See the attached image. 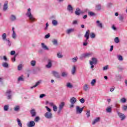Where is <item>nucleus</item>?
I'll use <instances>...</instances> for the list:
<instances>
[{
    "mask_svg": "<svg viewBox=\"0 0 127 127\" xmlns=\"http://www.w3.org/2000/svg\"><path fill=\"white\" fill-rule=\"evenodd\" d=\"M2 38L3 40H6V33H3L2 35Z\"/></svg>",
    "mask_w": 127,
    "mask_h": 127,
    "instance_id": "nucleus-40",
    "label": "nucleus"
},
{
    "mask_svg": "<svg viewBox=\"0 0 127 127\" xmlns=\"http://www.w3.org/2000/svg\"><path fill=\"white\" fill-rule=\"evenodd\" d=\"M77 102V99L75 97H72L70 99V102L71 104H75Z\"/></svg>",
    "mask_w": 127,
    "mask_h": 127,
    "instance_id": "nucleus-16",
    "label": "nucleus"
},
{
    "mask_svg": "<svg viewBox=\"0 0 127 127\" xmlns=\"http://www.w3.org/2000/svg\"><path fill=\"white\" fill-rule=\"evenodd\" d=\"M71 60L72 62H73V63H75L77 62V61H78V57H75L73 58H72Z\"/></svg>",
    "mask_w": 127,
    "mask_h": 127,
    "instance_id": "nucleus-28",
    "label": "nucleus"
},
{
    "mask_svg": "<svg viewBox=\"0 0 127 127\" xmlns=\"http://www.w3.org/2000/svg\"><path fill=\"white\" fill-rule=\"evenodd\" d=\"M46 109H47V111L49 112L48 113H50L51 112V109L48 107V106H46L45 107Z\"/></svg>",
    "mask_w": 127,
    "mask_h": 127,
    "instance_id": "nucleus-56",
    "label": "nucleus"
},
{
    "mask_svg": "<svg viewBox=\"0 0 127 127\" xmlns=\"http://www.w3.org/2000/svg\"><path fill=\"white\" fill-rule=\"evenodd\" d=\"M12 38H13V39H15V38L16 37V34L15 33V31L13 32V33L12 34Z\"/></svg>",
    "mask_w": 127,
    "mask_h": 127,
    "instance_id": "nucleus-43",
    "label": "nucleus"
},
{
    "mask_svg": "<svg viewBox=\"0 0 127 127\" xmlns=\"http://www.w3.org/2000/svg\"><path fill=\"white\" fill-rule=\"evenodd\" d=\"M115 107L116 108H117L118 109H119L120 108V104L118 103L115 104Z\"/></svg>",
    "mask_w": 127,
    "mask_h": 127,
    "instance_id": "nucleus-64",
    "label": "nucleus"
},
{
    "mask_svg": "<svg viewBox=\"0 0 127 127\" xmlns=\"http://www.w3.org/2000/svg\"><path fill=\"white\" fill-rule=\"evenodd\" d=\"M119 19L121 21H123L124 20V16L123 15H120L119 16Z\"/></svg>",
    "mask_w": 127,
    "mask_h": 127,
    "instance_id": "nucleus-48",
    "label": "nucleus"
},
{
    "mask_svg": "<svg viewBox=\"0 0 127 127\" xmlns=\"http://www.w3.org/2000/svg\"><path fill=\"white\" fill-rule=\"evenodd\" d=\"M92 61H90L89 63L90 65H96L97 63H98V60L95 58H92Z\"/></svg>",
    "mask_w": 127,
    "mask_h": 127,
    "instance_id": "nucleus-4",
    "label": "nucleus"
},
{
    "mask_svg": "<svg viewBox=\"0 0 127 127\" xmlns=\"http://www.w3.org/2000/svg\"><path fill=\"white\" fill-rule=\"evenodd\" d=\"M83 110H84V107L80 108L79 106H77L76 107V114H81L83 112Z\"/></svg>",
    "mask_w": 127,
    "mask_h": 127,
    "instance_id": "nucleus-3",
    "label": "nucleus"
},
{
    "mask_svg": "<svg viewBox=\"0 0 127 127\" xmlns=\"http://www.w3.org/2000/svg\"><path fill=\"white\" fill-rule=\"evenodd\" d=\"M40 83H41V80L37 82L35 85L31 87V89H33V88H36V86H38V85H39L40 84Z\"/></svg>",
    "mask_w": 127,
    "mask_h": 127,
    "instance_id": "nucleus-27",
    "label": "nucleus"
},
{
    "mask_svg": "<svg viewBox=\"0 0 127 127\" xmlns=\"http://www.w3.org/2000/svg\"><path fill=\"white\" fill-rule=\"evenodd\" d=\"M22 69V64H19L18 65V71H20Z\"/></svg>",
    "mask_w": 127,
    "mask_h": 127,
    "instance_id": "nucleus-52",
    "label": "nucleus"
},
{
    "mask_svg": "<svg viewBox=\"0 0 127 127\" xmlns=\"http://www.w3.org/2000/svg\"><path fill=\"white\" fill-rule=\"evenodd\" d=\"M52 23L54 26H56L58 24V22L56 20H53Z\"/></svg>",
    "mask_w": 127,
    "mask_h": 127,
    "instance_id": "nucleus-32",
    "label": "nucleus"
},
{
    "mask_svg": "<svg viewBox=\"0 0 127 127\" xmlns=\"http://www.w3.org/2000/svg\"><path fill=\"white\" fill-rule=\"evenodd\" d=\"M67 9V10H68V11H70L71 13H73V7H72L71 5L70 4L68 5Z\"/></svg>",
    "mask_w": 127,
    "mask_h": 127,
    "instance_id": "nucleus-18",
    "label": "nucleus"
},
{
    "mask_svg": "<svg viewBox=\"0 0 127 127\" xmlns=\"http://www.w3.org/2000/svg\"><path fill=\"white\" fill-rule=\"evenodd\" d=\"M57 56H58V58H62L63 57V56L60 53H58L57 54Z\"/></svg>",
    "mask_w": 127,
    "mask_h": 127,
    "instance_id": "nucleus-50",
    "label": "nucleus"
},
{
    "mask_svg": "<svg viewBox=\"0 0 127 127\" xmlns=\"http://www.w3.org/2000/svg\"><path fill=\"white\" fill-rule=\"evenodd\" d=\"M52 43H53L54 45H58V41L55 39H54L52 40Z\"/></svg>",
    "mask_w": 127,
    "mask_h": 127,
    "instance_id": "nucleus-31",
    "label": "nucleus"
},
{
    "mask_svg": "<svg viewBox=\"0 0 127 127\" xmlns=\"http://www.w3.org/2000/svg\"><path fill=\"white\" fill-rule=\"evenodd\" d=\"M74 29H69L66 30V33L67 34H70V33L73 32Z\"/></svg>",
    "mask_w": 127,
    "mask_h": 127,
    "instance_id": "nucleus-33",
    "label": "nucleus"
},
{
    "mask_svg": "<svg viewBox=\"0 0 127 127\" xmlns=\"http://www.w3.org/2000/svg\"><path fill=\"white\" fill-rule=\"evenodd\" d=\"M61 76L63 78H66L68 76V73H67L66 72H65V71H63L61 73Z\"/></svg>",
    "mask_w": 127,
    "mask_h": 127,
    "instance_id": "nucleus-17",
    "label": "nucleus"
},
{
    "mask_svg": "<svg viewBox=\"0 0 127 127\" xmlns=\"http://www.w3.org/2000/svg\"><path fill=\"white\" fill-rule=\"evenodd\" d=\"M17 122L18 123V126H19L20 127H22V124L21 123V121L20 120H19V119H17Z\"/></svg>",
    "mask_w": 127,
    "mask_h": 127,
    "instance_id": "nucleus-30",
    "label": "nucleus"
},
{
    "mask_svg": "<svg viewBox=\"0 0 127 127\" xmlns=\"http://www.w3.org/2000/svg\"><path fill=\"white\" fill-rule=\"evenodd\" d=\"M100 120H101V118L100 117H97L96 119H94V120L92 122V125H95L97 124V123H99Z\"/></svg>",
    "mask_w": 127,
    "mask_h": 127,
    "instance_id": "nucleus-14",
    "label": "nucleus"
},
{
    "mask_svg": "<svg viewBox=\"0 0 127 127\" xmlns=\"http://www.w3.org/2000/svg\"><path fill=\"white\" fill-rule=\"evenodd\" d=\"M112 108H113V105L107 107V108L106 109V112L109 113V114H111V113H112Z\"/></svg>",
    "mask_w": 127,
    "mask_h": 127,
    "instance_id": "nucleus-11",
    "label": "nucleus"
},
{
    "mask_svg": "<svg viewBox=\"0 0 127 127\" xmlns=\"http://www.w3.org/2000/svg\"><path fill=\"white\" fill-rule=\"evenodd\" d=\"M72 24H73V25H74L75 24H78V21L74 20L72 22Z\"/></svg>",
    "mask_w": 127,
    "mask_h": 127,
    "instance_id": "nucleus-62",
    "label": "nucleus"
},
{
    "mask_svg": "<svg viewBox=\"0 0 127 127\" xmlns=\"http://www.w3.org/2000/svg\"><path fill=\"white\" fill-rule=\"evenodd\" d=\"M46 67L48 68H50L52 67V61H51V60H48V64L46 65Z\"/></svg>",
    "mask_w": 127,
    "mask_h": 127,
    "instance_id": "nucleus-12",
    "label": "nucleus"
},
{
    "mask_svg": "<svg viewBox=\"0 0 127 127\" xmlns=\"http://www.w3.org/2000/svg\"><path fill=\"white\" fill-rule=\"evenodd\" d=\"M63 109H62V108H60L59 107V109L58 110V112L57 114L58 115H60V114H61V111L63 110Z\"/></svg>",
    "mask_w": 127,
    "mask_h": 127,
    "instance_id": "nucleus-51",
    "label": "nucleus"
},
{
    "mask_svg": "<svg viewBox=\"0 0 127 127\" xmlns=\"http://www.w3.org/2000/svg\"><path fill=\"white\" fill-rule=\"evenodd\" d=\"M101 8H102V6L101 5V4H99L96 5V9L97 10H100Z\"/></svg>",
    "mask_w": 127,
    "mask_h": 127,
    "instance_id": "nucleus-38",
    "label": "nucleus"
},
{
    "mask_svg": "<svg viewBox=\"0 0 127 127\" xmlns=\"http://www.w3.org/2000/svg\"><path fill=\"white\" fill-rule=\"evenodd\" d=\"M2 66L4 68H8V64L6 62H3L2 64Z\"/></svg>",
    "mask_w": 127,
    "mask_h": 127,
    "instance_id": "nucleus-24",
    "label": "nucleus"
},
{
    "mask_svg": "<svg viewBox=\"0 0 127 127\" xmlns=\"http://www.w3.org/2000/svg\"><path fill=\"white\" fill-rule=\"evenodd\" d=\"M91 56V53H86L82 54V57L83 58H87V57H90Z\"/></svg>",
    "mask_w": 127,
    "mask_h": 127,
    "instance_id": "nucleus-20",
    "label": "nucleus"
},
{
    "mask_svg": "<svg viewBox=\"0 0 127 127\" xmlns=\"http://www.w3.org/2000/svg\"><path fill=\"white\" fill-rule=\"evenodd\" d=\"M31 9L28 8L27 13H26V16L28 17L29 21L30 22H34L35 21V18L33 17V15L31 14Z\"/></svg>",
    "mask_w": 127,
    "mask_h": 127,
    "instance_id": "nucleus-1",
    "label": "nucleus"
},
{
    "mask_svg": "<svg viewBox=\"0 0 127 127\" xmlns=\"http://www.w3.org/2000/svg\"><path fill=\"white\" fill-rule=\"evenodd\" d=\"M79 101L81 104H84V103H85V99L84 98H81Z\"/></svg>",
    "mask_w": 127,
    "mask_h": 127,
    "instance_id": "nucleus-58",
    "label": "nucleus"
},
{
    "mask_svg": "<svg viewBox=\"0 0 127 127\" xmlns=\"http://www.w3.org/2000/svg\"><path fill=\"white\" fill-rule=\"evenodd\" d=\"M7 1H5L4 5H3V10L4 11H5V10H6V9H7Z\"/></svg>",
    "mask_w": 127,
    "mask_h": 127,
    "instance_id": "nucleus-19",
    "label": "nucleus"
},
{
    "mask_svg": "<svg viewBox=\"0 0 127 127\" xmlns=\"http://www.w3.org/2000/svg\"><path fill=\"white\" fill-rule=\"evenodd\" d=\"M34 126H35V122L33 121L30 122V123L27 124V127H34Z\"/></svg>",
    "mask_w": 127,
    "mask_h": 127,
    "instance_id": "nucleus-13",
    "label": "nucleus"
},
{
    "mask_svg": "<svg viewBox=\"0 0 127 127\" xmlns=\"http://www.w3.org/2000/svg\"><path fill=\"white\" fill-rule=\"evenodd\" d=\"M14 110L15 112H18L19 110V106H17L14 108Z\"/></svg>",
    "mask_w": 127,
    "mask_h": 127,
    "instance_id": "nucleus-47",
    "label": "nucleus"
},
{
    "mask_svg": "<svg viewBox=\"0 0 127 127\" xmlns=\"http://www.w3.org/2000/svg\"><path fill=\"white\" fill-rule=\"evenodd\" d=\"M45 117L47 119H52V113L51 112H47L45 114Z\"/></svg>",
    "mask_w": 127,
    "mask_h": 127,
    "instance_id": "nucleus-6",
    "label": "nucleus"
},
{
    "mask_svg": "<svg viewBox=\"0 0 127 127\" xmlns=\"http://www.w3.org/2000/svg\"><path fill=\"white\" fill-rule=\"evenodd\" d=\"M64 106H65V103L63 102L60 103V104L59 105V108H60V109H63V108H64Z\"/></svg>",
    "mask_w": 127,
    "mask_h": 127,
    "instance_id": "nucleus-26",
    "label": "nucleus"
},
{
    "mask_svg": "<svg viewBox=\"0 0 127 127\" xmlns=\"http://www.w3.org/2000/svg\"><path fill=\"white\" fill-rule=\"evenodd\" d=\"M9 108V106L8 105H4L3 110H4V111H8Z\"/></svg>",
    "mask_w": 127,
    "mask_h": 127,
    "instance_id": "nucleus-36",
    "label": "nucleus"
},
{
    "mask_svg": "<svg viewBox=\"0 0 127 127\" xmlns=\"http://www.w3.org/2000/svg\"><path fill=\"white\" fill-rule=\"evenodd\" d=\"M120 102L121 103H126L127 102V99L125 98H122L121 99Z\"/></svg>",
    "mask_w": 127,
    "mask_h": 127,
    "instance_id": "nucleus-39",
    "label": "nucleus"
},
{
    "mask_svg": "<svg viewBox=\"0 0 127 127\" xmlns=\"http://www.w3.org/2000/svg\"><path fill=\"white\" fill-rule=\"evenodd\" d=\"M118 69H119V70H120V71H123V70H124V68H123L122 65H119L118 66Z\"/></svg>",
    "mask_w": 127,
    "mask_h": 127,
    "instance_id": "nucleus-53",
    "label": "nucleus"
},
{
    "mask_svg": "<svg viewBox=\"0 0 127 127\" xmlns=\"http://www.w3.org/2000/svg\"><path fill=\"white\" fill-rule=\"evenodd\" d=\"M50 37V34H48L45 36V39H47V38H49Z\"/></svg>",
    "mask_w": 127,
    "mask_h": 127,
    "instance_id": "nucleus-59",
    "label": "nucleus"
},
{
    "mask_svg": "<svg viewBox=\"0 0 127 127\" xmlns=\"http://www.w3.org/2000/svg\"><path fill=\"white\" fill-rule=\"evenodd\" d=\"M83 90L85 91H88V90H89V85L85 84L83 87Z\"/></svg>",
    "mask_w": 127,
    "mask_h": 127,
    "instance_id": "nucleus-25",
    "label": "nucleus"
},
{
    "mask_svg": "<svg viewBox=\"0 0 127 127\" xmlns=\"http://www.w3.org/2000/svg\"><path fill=\"white\" fill-rule=\"evenodd\" d=\"M52 74H53V76L57 78V79H60V76L59 75V72L56 71H52Z\"/></svg>",
    "mask_w": 127,
    "mask_h": 127,
    "instance_id": "nucleus-5",
    "label": "nucleus"
},
{
    "mask_svg": "<svg viewBox=\"0 0 127 127\" xmlns=\"http://www.w3.org/2000/svg\"><path fill=\"white\" fill-rule=\"evenodd\" d=\"M76 70H77V66L75 65H72V68L71 71L72 75H75Z\"/></svg>",
    "mask_w": 127,
    "mask_h": 127,
    "instance_id": "nucleus-7",
    "label": "nucleus"
},
{
    "mask_svg": "<svg viewBox=\"0 0 127 127\" xmlns=\"http://www.w3.org/2000/svg\"><path fill=\"white\" fill-rule=\"evenodd\" d=\"M16 58V55H15L13 58H12L11 60L12 62H15V58Z\"/></svg>",
    "mask_w": 127,
    "mask_h": 127,
    "instance_id": "nucleus-60",
    "label": "nucleus"
},
{
    "mask_svg": "<svg viewBox=\"0 0 127 127\" xmlns=\"http://www.w3.org/2000/svg\"><path fill=\"white\" fill-rule=\"evenodd\" d=\"M118 60L119 61H123L124 60V59L123 58V56L119 55L118 56Z\"/></svg>",
    "mask_w": 127,
    "mask_h": 127,
    "instance_id": "nucleus-44",
    "label": "nucleus"
},
{
    "mask_svg": "<svg viewBox=\"0 0 127 127\" xmlns=\"http://www.w3.org/2000/svg\"><path fill=\"white\" fill-rule=\"evenodd\" d=\"M114 41L115 43H119L120 42V39H119V37H116L114 39Z\"/></svg>",
    "mask_w": 127,
    "mask_h": 127,
    "instance_id": "nucleus-42",
    "label": "nucleus"
},
{
    "mask_svg": "<svg viewBox=\"0 0 127 127\" xmlns=\"http://www.w3.org/2000/svg\"><path fill=\"white\" fill-rule=\"evenodd\" d=\"M96 23H97V26L100 27V28H103V24L100 22V21L97 20L96 21Z\"/></svg>",
    "mask_w": 127,
    "mask_h": 127,
    "instance_id": "nucleus-23",
    "label": "nucleus"
},
{
    "mask_svg": "<svg viewBox=\"0 0 127 127\" xmlns=\"http://www.w3.org/2000/svg\"><path fill=\"white\" fill-rule=\"evenodd\" d=\"M86 115L87 116V118H89L90 115V112L89 110H87V113H86Z\"/></svg>",
    "mask_w": 127,
    "mask_h": 127,
    "instance_id": "nucleus-54",
    "label": "nucleus"
},
{
    "mask_svg": "<svg viewBox=\"0 0 127 127\" xmlns=\"http://www.w3.org/2000/svg\"><path fill=\"white\" fill-rule=\"evenodd\" d=\"M11 93H12V91H11V90L8 89L6 90L5 92V96H7V99L8 100H11V98L12 97V95L11 94Z\"/></svg>",
    "mask_w": 127,
    "mask_h": 127,
    "instance_id": "nucleus-2",
    "label": "nucleus"
},
{
    "mask_svg": "<svg viewBox=\"0 0 127 127\" xmlns=\"http://www.w3.org/2000/svg\"><path fill=\"white\" fill-rule=\"evenodd\" d=\"M118 116L120 119H121V121H124L125 119H126V116H125L124 114H123L122 113L118 112Z\"/></svg>",
    "mask_w": 127,
    "mask_h": 127,
    "instance_id": "nucleus-10",
    "label": "nucleus"
},
{
    "mask_svg": "<svg viewBox=\"0 0 127 127\" xmlns=\"http://www.w3.org/2000/svg\"><path fill=\"white\" fill-rule=\"evenodd\" d=\"M88 14H89V15H90V16H93V15H95V13H94L93 12H89Z\"/></svg>",
    "mask_w": 127,
    "mask_h": 127,
    "instance_id": "nucleus-57",
    "label": "nucleus"
},
{
    "mask_svg": "<svg viewBox=\"0 0 127 127\" xmlns=\"http://www.w3.org/2000/svg\"><path fill=\"white\" fill-rule=\"evenodd\" d=\"M90 37L92 38H95L96 37V34L94 33H90Z\"/></svg>",
    "mask_w": 127,
    "mask_h": 127,
    "instance_id": "nucleus-46",
    "label": "nucleus"
},
{
    "mask_svg": "<svg viewBox=\"0 0 127 127\" xmlns=\"http://www.w3.org/2000/svg\"><path fill=\"white\" fill-rule=\"evenodd\" d=\"M66 87H67V88H69V89H72V88H73V85H72V84H71V83L68 82V83H66Z\"/></svg>",
    "mask_w": 127,
    "mask_h": 127,
    "instance_id": "nucleus-29",
    "label": "nucleus"
},
{
    "mask_svg": "<svg viewBox=\"0 0 127 127\" xmlns=\"http://www.w3.org/2000/svg\"><path fill=\"white\" fill-rule=\"evenodd\" d=\"M5 41L7 42L9 47H10V46H11V42L9 41V39H6Z\"/></svg>",
    "mask_w": 127,
    "mask_h": 127,
    "instance_id": "nucleus-35",
    "label": "nucleus"
},
{
    "mask_svg": "<svg viewBox=\"0 0 127 127\" xmlns=\"http://www.w3.org/2000/svg\"><path fill=\"white\" fill-rule=\"evenodd\" d=\"M42 47L43 49H45V50H49V49L48 47H47V46L45 45L44 43H41Z\"/></svg>",
    "mask_w": 127,
    "mask_h": 127,
    "instance_id": "nucleus-21",
    "label": "nucleus"
},
{
    "mask_svg": "<svg viewBox=\"0 0 127 127\" xmlns=\"http://www.w3.org/2000/svg\"><path fill=\"white\" fill-rule=\"evenodd\" d=\"M58 109V108H57V106L56 105L53 106V110L54 112H57Z\"/></svg>",
    "mask_w": 127,
    "mask_h": 127,
    "instance_id": "nucleus-45",
    "label": "nucleus"
},
{
    "mask_svg": "<svg viewBox=\"0 0 127 127\" xmlns=\"http://www.w3.org/2000/svg\"><path fill=\"white\" fill-rule=\"evenodd\" d=\"M45 96H46L45 94H42L40 95V98L41 99H42V98H44V97H45Z\"/></svg>",
    "mask_w": 127,
    "mask_h": 127,
    "instance_id": "nucleus-63",
    "label": "nucleus"
},
{
    "mask_svg": "<svg viewBox=\"0 0 127 127\" xmlns=\"http://www.w3.org/2000/svg\"><path fill=\"white\" fill-rule=\"evenodd\" d=\"M18 82H19V81H24V79H23V75H21L20 76H19L18 78Z\"/></svg>",
    "mask_w": 127,
    "mask_h": 127,
    "instance_id": "nucleus-37",
    "label": "nucleus"
},
{
    "mask_svg": "<svg viewBox=\"0 0 127 127\" xmlns=\"http://www.w3.org/2000/svg\"><path fill=\"white\" fill-rule=\"evenodd\" d=\"M30 64L31 66H34L35 65H36V61L33 60L31 61Z\"/></svg>",
    "mask_w": 127,
    "mask_h": 127,
    "instance_id": "nucleus-34",
    "label": "nucleus"
},
{
    "mask_svg": "<svg viewBox=\"0 0 127 127\" xmlns=\"http://www.w3.org/2000/svg\"><path fill=\"white\" fill-rule=\"evenodd\" d=\"M108 68H109V65H106L105 66L103 67V70H108Z\"/></svg>",
    "mask_w": 127,
    "mask_h": 127,
    "instance_id": "nucleus-61",
    "label": "nucleus"
},
{
    "mask_svg": "<svg viewBox=\"0 0 127 127\" xmlns=\"http://www.w3.org/2000/svg\"><path fill=\"white\" fill-rule=\"evenodd\" d=\"M97 82V81L96 80V79H93L91 82V84L92 85V86H95V84H96V82Z\"/></svg>",
    "mask_w": 127,
    "mask_h": 127,
    "instance_id": "nucleus-41",
    "label": "nucleus"
},
{
    "mask_svg": "<svg viewBox=\"0 0 127 127\" xmlns=\"http://www.w3.org/2000/svg\"><path fill=\"white\" fill-rule=\"evenodd\" d=\"M10 19L11 21H14V20H16V16L14 15H11Z\"/></svg>",
    "mask_w": 127,
    "mask_h": 127,
    "instance_id": "nucleus-22",
    "label": "nucleus"
},
{
    "mask_svg": "<svg viewBox=\"0 0 127 127\" xmlns=\"http://www.w3.org/2000/svg\"><path fill=\"white\" fill-rule=\"evenodd\" d=\"M88 40H87V39L85 40V42L83 43V46H87L88 45V42H87Z\"/></svg>",
    "mask_w": 127,
    "mask_h": 127,
    "instance_id": "nucleus-55",
    "label": "nucleus"
},
{
    "mask_svg": "<svg viewBox=\"0 0 127 127\" xmlns=\"http://www.w3.org/2000/svg\"><path fill=\"white\" fill-rule=\"evenodd\" d=\"M30 114L32 117H35L36 116V112L35 111V109H32L30 111Z\"/></svg>",
    "mask_w": 127,
    "mask_h": 127,
    "instance_id": "nucleus-15",
    "label": "nucleus"
},
{
    "mask_svg": "<svg viewBox=\"0 0 127 127\" xmlns=\"http://www.w3.org/2000/svg\"><path fill=\"white\" fill-rule=\"evenodd\" d=\"M81 13H84V12L81 11V9H80V8H77L75 11V14L76 15H80Z\"/></svg>",
    "mask_w": 127,
    "mask_h": 127,
    "instance_id": "nucleus-8",
    "label": "nucleus"
},
{
    "mask_svg": "<svg viewBox=\"0 0 127 127\" xmlns=\"http://www.w3.org/2000/svg\"><path fill=\"white\" fill-rule=\"evenodd\" d=\"M84 37L86 38V40H89V38H90V30H87L86 31Z\"/></svg>",
    "mask_w": 127,
    "mask_h": 127,
    "instance_id": "nucleus-9",
    "label": "nucleus"
},
{
    "mask_svg": "<svg viewBox=\"0 0 127 127\" xmlns=\"http://www.w3.org/2000/svg\"><path fill=\"white\" fill-rule=\"evenodd\" d=\"M40 120V118H39V117H36L34 120L35 122H36V123L39 122Z\"/></svg>",
    "mask_w": 127,
    "mask_h": 127,
    "instance_id": "nucleus-49",
    "label": "nucleus"
}]
</instances>
